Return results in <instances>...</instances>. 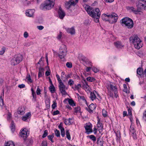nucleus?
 I'll return each instance as SVG.
<instances>
[{
    "label": "nucleus",
    "mask_w": 146,
    "mask_h": 146,
    "mask_svg": "<svg viewBox=\"0 0 146 146\" xmlns=\"http://www.w3.org/2000/svg\"><path fill=\"white\" fill-rule=\"evenodd\" d=\"M78 98L82 100L84 103L87 104V101L84 96H79L78 97Z\"/></svg>",
    "instance_id": "obj_36"
},
{
    "label": "nucleus",
    "mask_w": 146,
    "mask_h": 146,
    "mask_svg": "<svg viewBox=\"0 0 146 146\" xmlns=\"http://www.w3.org/2000/svg\"><path fill=\"white\" fill-rule=\"evenodd\" d=\"M5 146H15V145L13 142L9 141L5 143Z\"/></svg>",
    "instance_id": "obj_30"
},
{
    "label": "nucleus",
    "mask_w": 146,
    "mask_h": 146,
    "mask_svg": "<svg viewBox=\"0 0 146 146\" xmlns=\"http://www.w3.org/2000/svg\"><path fill=\"white\" fill-rule=\"evenodd\" d=\"M44 59V57H41V58L40 59L39 61L37 63V64H41L42 63H43V60Z\"/></svg>",
    "instance_id": "obj_50"
},
{
    "label": "nucleus",
    "mask_w": 146,
    "mask_h": 146,
    "mask_svg": "<svg viewBox=\"0 0 146 146\" xmlns=\"http://www.w3.org/2000/svg\"><path fill=\"white\" fill-rule=\"evenodd\" d=\"M110 15L111 16L109 17V23H115L118 19L117 15L115 13H112L110 14Z\"/></svg>",
    "instance_id": "obj_6"
},
{
    "label": "nucleus",
    "mask_w": 146,
    "mask_h": 146,
    "mask_svg": "<svg viewBox=\"0 0 146 146\" xmlns=\"http://www.w3.org/2000/svg\"><path fill=\"white\" fill-rule=\"evenodd\" d=\"M54 136V134L52 133L51 135H49L48 136V139L49 140H50L51 139H52Z\"/></svg>",
    "instance_id": "obj_49"
},
{
    "label": "nucleus",
    "mask_w": 146,
    "mask_h": 146,
    "mask_svg": "<svg viewBox=\"0 0 146 146\" xmlns=\"http://www.w3.org/2000/svg\"><path fill=\"white\" fill-rule=\"evenodd\" d=\"M91 69H92V68L91 67H86L85 70L86 72H89L90 71Z\"/></svg>",
    "instance_id": "obj_62"
},
{
    "label": "nucleus",
    "mask_w": 146,
    "mask_h": 146,
    "mask_svg": "<svg viewBox=\"0 0 146 146\" xmlns=\"http://www.w3.org/2000/svg\"><path fill=\"white\" fill-rule=\"evenodd\" d=\"M56 107V103L54 102L52 106V108L53 109H54Z\"/></svg>",
    "instance_id": "obj_59"
},
{
    "label": "nucleus",
    "mask_w": 146,
    "mask_h": 146,
    "mask_svg": "<svg viewBox=\"0 0 146 146\" xmlns=\"http://www.w3.org/2000/svg\"><path fill=\"white\" fill-rule=\"evenodd\" d=\"M54 133L55 135L57 137H59L60 136V132L59 130H58L56 129H55L54 131Z\"/></svg>",
    "instance_id": "obj_38"
},
{
    "label": "nucleus",
    "mask_w": 146,
    "mask_h": 146,
    "mask_svg": "<svg viewBox=\"0 0 146 146\" xmlns=\"http://www.w3.org/2000/svg\"><path fill=\"white\" fill-rule=\"evenodd\" d=\"M110 87L111 89L114 92H116V91H117V88H116L115 86L111 84L110 85Z\"/></svg>",
    "instance_id": "obj_29"
},
{
    "label": "nucleus",
    "mask_w": 146,
    "mask_h": 146,
    "mask_svg": "<svg viewBox=\"0 0 146 146\" xmlns=\"http://www.w3.org/2000/svg\"><path fill=\"white\" fill-rule=\"evenodd\" d=\"M18 87L20 88H25V85L23 84H22L19 85L18 86Z\"/></svg>",
    "instance_id": "obj_60"
},
{
    "label": "nucleus",
    "mask_w": 146,
    "mask_h": 146,
    "mask_svg": "<svg viewBox=\"0 0 146 146\" xmlns=\"http://www.w3.org/2000/svg\"><path fill=\"white\" fill-rule=\"evenodd\" d=\"M26 78L27 79V80L30 83H32L33 82V80L31 79V76L30 75H28L27 76Z\"/></svg>",
    "instance_id": "obj_42"
},
{
    "label": "nucleus",
    "mask_w": 146,
    "mask_h": 146,
    "mask_svg": "<svg viewBox=\"0 0 146 146\" xmlns=\"http://www.w3.org/2000/svg\"><path fill=\"white\" fill-rule=\"evenodd\" d=\"M4 104L3 102V99H1V101H0V106H1L3 107L4 106Z\"/></svg>",
    "instance_id": "obj_57"
},
{
    "label": "nucleus",
    "mask_w": 146,
    "mask_h": 146,
    "mask_svg": "<svg viewBox=\"0 0 146 146\" xmlns=\"http://www.w3.org/2000/svg\"><path fill=\"white\" fill-rule=\"evenodd\" d=\"M37 29L40 30H42L44 29V27L42 26H37Z\"/></svg>",
    "instance_id": "obj_58"
},
{
    "label": "nucleus",
    "mask_w": 146,
    "mask_h": 146,
    "mask_svg": "<svg viewBox=\"0 0 146 146\" xmlns=\"http://www.w3.org/2000/svg\"><path fill=\"white\" fill-rule=\"evenodd\" d=\"M136 6L137 9H135L133 7H127V9L128 10L131 11L135 14H137L141 11L142 7H144V9H146V0H139L137 3Z\"/></svg>",
    "instance_id": "obj_1"
},
{
    "label": "nucleus",
    "mask_w": 146,
    "mask_h": 146,
    "mask_svg": "<svg viewBox=\"0 0 146 146\" xmlns=\"http://www.w3.org/2000/svg\"><path fill=\"white\" fill-rule=\"evenodd\" d=\"M130 41L134 44L140 40L139 38L137 35H133L129 38Z\"/></svg>",
    "instance_id": "obj_10"
},
{
    "label": "nucleus",
    "mask_w": 146,
    "mask_h": 146,
    "mask_svg": "<svg viewBox=\"0 0 146 146\" xmlns=\"http://www.w3.org/2000/svg\"><path fill=\"white\" fill-rule=\"evenodd\" d=\"M34 12L35 10L34 9H29L26 11V15L29 17H32L33 15Z\"/></svg>",
    "instance_id": "obj_16"
},
{
    "label": "nucleus",
    "mask_w": 146,
    "mask_h": 146,
    "mask_svg": "<svg viewBox=\"0 0 146 146\" xmlns=\"http://www.w3.org/2000/svg\"><path fill=\"white\" fill-rule=\"evenodd\" d=\"M84 82L83 83L82 87L83 88L87 89L89 87V86L88 84V83L85 80H84Z\"/></svg>",
    "instance_id": "obj_31"
},
{
    "label": "nucleus",
    "mask_w": 146,
    "mask_h": 146,
    "mask_svg": "<svg viewBox=\"0 0 146 146\" xmlns=\"http://www.w3.org/2000/svg\"><path fill=\"white\" fill-rule=\"evenodd\" d=\"M143 119L146 121V110L143 113Z\"/></svg>",
    "instance_id": "obj_52"
},
{
    "label": "nucleus",
    "mask_w": 146,
    "mask_h": 146,
    "mask_svg": "<svg viewBox=\"0 0 146 146\" xmlns=\"http://www.w3.org/2000/svg\"><path fill=\"white\" fill-rule=\"evenodd\" d=\"M48 131L47 130H45L42 136V137L44 138L46 137L48 135Z\"/></svg>",
    "instance_id": "obj_43"
},
{
    "label": "nucleus",
    "mask_w": 146,
    "mask_h": 146,
    "mask_svg": "<svg viewBox=\"0 0 146 146\" xmlns=\"http://www.w3.org/2000/svg\"><path fill=\"white\" fill-rule=\"evenodd\" d=\"M92 69L93 71L95 73L99 71V70L98 69L94 67H92Z\"/></svg>",
    "instance_id": "obj_45"
},
{
    "label": "nucleus",
    "mask_w": 146,
    "mask_h": 146,
    "mask_svg": "<svg viewBox=\"0 0 146 146\" xmlns=\"http://www.w3.org/2000/svg\"><path fill=\"white\" fill-rule=\"evenodd\" d=\"M61 135L62 137H64L65 136V131L64 130L61 131Z\"/></svg>",
    "instance_id": "obj_63"
},
{
    "label": "nucleus",
    "mask_w": 146,
    "mask_h": 146,
    "mask_svg": "<svg viewBox=\"0 0 146 146\" xmlns=\"http://www.w3.org/2000/svg\"><path fill=\"white\" fill-rule=\"evenodd\" d=\"M135 48L137 49H139L142 46V41L140 40V41H138L137 42H136L133 44Z\"/></svg>",
    "instance_id": "obj_17"
},
{
    "label": "nucleus",
    "mask_w": 146,
    "mask_h": 146,
    "mask_svg": "<svg viewBox=\"0 0 146 146\" xmlns=\"http://www.w3.org/2000/svg\"><path fill=\"white\" fill-rule=\"evenodd\" d=\"M85 128L88 134H89L90 133L92 132V127L90 125H86L85 127Z\"/></svg>",
    "instance_id": "obj_23"
},
{
    "label": "nucleus",
    "mask_w": 146,
    "mask_h": 146,
    "mask_svg": "<svg viewBox=\"0 0 146 146\" xmlns=\"http://www.w3.org/2000/svg\"><path fill=\"white\" fill-rule=\"evenodd\" d=\"M55 2V0H46L40 5V8L44 10H50L54 7Z\"/></svg>",
    "instance_id": "obj_3"
},
{
    "label": "nucleus",
    "mask_w": 146,
    "mask_h": 146,
    "mask_svg": "<svg viewBox=\"0 0 146 146\" xmlns=\"http://www.w3.org/2000/svg\"><path fill=\"white\" fill-rule=\"evenodd\" d=\"M90 98L92 101L96 99V95L94 93L91 92L90 94Z\"/></svg>",
    "instance_id": "obj_33"
},
{
    "label": "nucleus",
    "mask_w": 146,
    "mask_h": 146,
    "mask_svg": "<svg viewBox=\"0 0 146 146\" xmlns=\"http://www.w3.org/2000/svg\"><path fill=\"white\" fill-rule=\"evenodd\" d=\"M5 52V48H2V50H0V54L2 55Z\"/></svg>",
    "instance_id": "obj_56"
},
{
    "label": "nucleus",
    "mask_w": 146,
    "mask_h": 146,
    "mask_svg": "<svg viewBox=\"0 0 146 146\" xmlns=\"http://www.w3.org/2000/svg\"><path fill=\"white\" fill-rule=\"evenodd\" d=\"M123 87L125 88L124 92H127V85L125 84H123Z\"/></svg>",
    "instance_id": "obj_61"
},
{
    "label": "nucleus",
    "mask_w": 146,
    "mask_h": 146,
    "mask_svg": "<svg viewBox=\"0 0 146 146\" xmlns=\"http://www.w3.org/2000/svg\"><path fill=\"white\" fill-rule=\"evenodd\" d=\"M110 16H111L110 15V14L109 15H107L106 14H104L102 15L101 17L102 19L104 21H109V17Z\"/></svg>",
    "instance_id": "obj_20"
},
{
    "label": "nucleus",
    "mask_w": 146,
    "mask_h": 146,
    "mask_svg": "<svg viewBox=\"0 0 146 146\" xmlns=\"http://www.w3.org/2000/svg\"><path fill=\"white\" fill-rule=\"evenodd\" d=\"M60 113V112L58 110H56V111H54L53 113V115H58Z\"/></svg>",
    "instance_id": "obj_55"
},
{
    "label": "nucleus",
    "mask_w": 146,
    "mask_h": 146,
    "mask_svg": "<svg viewBox=\"0 0 146 146\" xmlns=\"http://www.w3.org/2000/svg\"><path fill=\"white\" fill-rule=\"evenodd\" d=\"M97 127L99 131L102 130L103 126L102 124L101 123L99 119L98 120V123L97 124Z\"/></svg>",
    "instance_id": "obj_24"
},
{
    "label": "nucleus",
    "mask_w": 146,
    "mask_h": 146,
    "mask_svg": "<svg viewBox=\"0 0 146 146\" xmlns=\"http://www.w3.org/2000/svg\"><path fill=\"white\" fill-rule=\"evenodd\" d=\"M58 128L60 129L61 131L64 130V128L62 127V125L61 123H60L59 125L58 126Z\"/></svg>",
    "instance_id": "obj_54"
},
{
    "label": "nucleus",
    "mask_w": 146,
    "mask_h": 146,
    "mask_svg": "<svg viewBox=\"0 0 146 146\" xmlns=\"http://www.w3.org/2000/svg\"><path fill=\"white\" fill-rule=\"evenodd\" d=\"M10 127L12 132L13 133L14 132L15 129V127L13 121H12L11 122L10 126Z\"/></svg>",
    "instance_id": "obj_27"
},
{
    "label": "nucleus",
    "mask_w": 146,
    "mask_h": 146,
    "mask_svg": "<svg viewBox=\"0 0 146 146\" xmlns=\"http://www.w3.org/2000/svg\"><path fill=\"white\" fill-rule=\"evenodd\" d=\"M47 143L46 141H43L41 144L40 146H47Z\"/></svg>",
    "instance_id": "obj_44"
},
{
    "label": "nucleus",
    "mask_w": 146,
    "mask_h": 146,
    "mask_svg": "<svg viewBox=\"0 0 146 146\" xmlns=\"http://www.w3.org/2000/svg\"><path fill=\"white\" fill-rule=\"evenodd\" d=\"M143 70L141 68H139L137 70V73L139 75H141L143 73Z\"/></svg>",
    "instance_id": "obj_35"
},
{
    "label": "nucleus",
    "mask_w": 146,
    "mask_h": 146,
    "mask_svg": "<svg viewBox=\"0 0 146 146\" xmlns=\"http://www.w3.org/2000/svg\"><path fill=\"white\" fill-rule=\"evenodd\" d=\"M59 18L61 19H62L65 16V13L64 11L62 9L60 6L59 7V9L58 11Z\"/></svg>",
    "instance_id": "obj_12"
},
{
    "label": "nucleus",
    "mask_w": 146,
    "mask_h": 146,
    "mask_svg": "<svg viewBox=\"0 0 146 146\" xmlns=\"http://www.w3.org/2000/svg\"><path fill=\"white\" fill-rule=\"evenodd\" d=\"M120 23L123 26L126 27L128 29H131L133 26V23L132 20L128 17L123 18L121 20Z\"/></svg>",
    "instance_id": "obj_4"
},
{
    "label": "nucleus",
    "mask_w": 146,
    "mask_h": 146,
    "mask_svg": "<svg viewBox=\"0 0 146 146\" xmlns=\"http://www.w3.org/2000/svg\"><path fill=\"white\" fill-rule=\"evenodd\" d=\"M47 102H46V107L47 109H48L50 107V102L49 100H48Z\"/></svg>",
    "instance_id": "obj_51"
},
{
    "label": "nucleus",
    "mask_w": 146,
    "mask_h": 146,
    "mask_svg": "<svg viewBox=\"0 0 146 146\" xmlns=\"http://www.w3.org/2000/svg\"><path fill=\"white\" fill-rule=\"evenodd\" d=\"M114 44L115 47L118 48H122L124 46V45L119 41L115 42Z\"/></svg>",
    "instance_id": "obj_21"
},
{
    "label": "nucleus",
    "mask_w": 146,
    "mask_h": 146,
    "mask_svg": "<svg viewBox=\"0 0 146 146\" xmlns=\"http://www.w3.org/2000/svg\"><path fill=\"white\" fill-rule=\"evenodd\" d=\"M31 116L30 112H28L25 115L23 116L22 117V119L24 121H26V120L30 117Z\"/></svg>",
    "instance_id": "obj_22"
},
{
    "label": "nucleus",
    "mask_w": 146,
    "mask_h": 146,
    "mask_svg": "<svg viewBox=\"0 0 146 146\" xmlns=\"http://www.w3.org/2000/svg\"><path fill=\"white\" fill-rule=\"evenodd\" d=\"M97 143L100 146H102L103 144V140L100 138H99L97 140Z\"/></svg>",
    "instance_id": "obj_28"
},
{
    "label": "nucleus",
    "mask_w": 146,
    "mask_h": 146,
    "mask_svg": "<svg viewBox=\"0 0 146 146\" xmlns=\"http://www.w3.org/2000/svg\"><path fill=\"white\" fill-rule=\"evenodd\" d=\"M86 79L88 81L90 82H92L95 80V79L94 78L92 77L91 78L90 77H88Z\"/></svg>",
    "instance_id": "obj_39"
},
{
    "label": "nucleus",
    "mask_w": 146,
    "mask_h": 146,
    "mask_svg": "<svg viewBox=\"0 0 146 146\" xmlns=\"http://www.w3.org/2000/svg\"><path fill=\"white\" fill-rule=\"evenodd\" d=\"M49 88L50 91L51 92V93H53L55 92V87L53 84L50 86Z\"/></svg>",
    "instance_id": "obj_34"
},
{
    "label": "nucleus",
    "mask_w": 146,
    "mask_h": 146,
    "mask_svg": "<svg viewBox=\"0 0 146 146\" xmlns=\"http://www.w3.org/2000/svg\"><path fill=\"white\" fill-rule=\"evenodd\" d=\"M129 130L131 134L135 133L134 128L133 127L131 126Z\"/></svg>",
    "instance_id": "obj_41"
},
{
    "label": "nucleus",
    "mask_w": 146,
    "mask_h": 146,
    "mask_svg": "<svg viewBox=\"0 0 146 146\" xmlns=\"http://www.w3.org/2000/svg\"><path fill=\"white\" fill-rule=\"evenodd\" d=\"M40 92H41V90L39 88V86H38L37 87V90H36V93L37 94V95H39L40 94H41Z\"/></svg>",
    "instance_id": "obj_46"
},
{
    "label": "nucleus",
    "mask_w": 146,
    "mask_h": 146,
    "mask_svg": "<svg viewBox=\"0 0 146 146\" xmlns=\"http://www.w3.org/2000/svg\"><path fill=\"white\" fill-rule=\"evenodd\" d=\"M60 91L62 95H66L67 94L66 90L67 89L66 86L63 83L60 84L58 86Z\"/></svg>",
    "instance_id": "obj_8"
},
{
    "label": "nucleus",
    "mask_w": 146,
    "mask_h": 146,
    "mask_svg": "<svg viewBox=\"0 0 146 146\" xmlns=\"http://www.w3.org/2000/svg\"><path fill=\"white\" fill-rule=\"evenodd\" d=\"M20 135L23 138L24 140H25L28 137L29 132L26 129H23L20 133Z\"/></svg>",
    "instance_id": "obj_9"
},
{
    "label": "nucleus",
    "mask_w": 146,
    "mask_h": 146,
    "mask_svg": "<svg viewBox=\"0 0 146 146\" xmlns=\"http://www.w3.org/2000/svg\"><path fill=\"white\" fill-rule=\"evenodd\" d=\"M71 120H72V119L71 118H69L68 119H64V123L66 125H70L71 124L70 121Z\"/></svg>",
    "instance_id": "obj_26"
},
{
    "label": "nucleus",
    "mask_w": 146,
    "mask_h": 146,
    "mask_svg": "<svg viewBox=\"0 0 146 146\" xmlns=\"http://www.w3.org/2000/svg\"><path fill=\"white\" fill-rule=\"evenodd\" d=\"M78 58L82 63L89 64L92 63L89 60L82 55L80 54L78 56Z\"/></svg>",
    "instance_id": "obj_7"
},
{
    "label": "nucleus",
    "mask_w": 146,
    "mask_h": 146,
    "mask_svg": "<svg viewBox=\"0 0 146 146\" xmlns=\"http://www.w3.org/2000/svg\"><path fill=\"white\" fill-rule=\"evenodd\" d=\"M68 84L71 86L74 84V81L72 79L69 80L68 82Z\"/></svg>",
    "instance_id": "obj_47"
},
{
    "label": "nucleus",
    "mask_w": 146,
    "mask_h": 146,
    "mask_svg": "<svg viewBox=\"0 0 146 146\" xmlns=\"http://www.w3.org/2000/svg\"><path fill=\"white\" fill-rule=\"evenodd\" d=\"M80 107H77L75 108V112L77 113L80 110Z\"/></svg>",
    "instance_id": "obj_48"
},
{
    "label": "nucleus",
    "mask_w": 146,
    "mask_h": 146,
    "mask_svg": "<svg viewBox=\"0 0 146 146\" xmlns=\"http://www.w3.org/2000/svg\"><path fill=\"white\" fill-rule=\"evenodd\" d=\"M28 36V33L27 32H25L24 34V36L25 38H27Z\"/></svg>",
    "instance_id": "obj_64"
},
{
    "label": "nucleus",
    "mask_w": 146,
    "mask_h": 146,
    "mask_svg": "<svg viewBox=\"0 0 146 146\" xmlns=\"http://www.w3.org/2000/svg\"><path fill=\"white\" fill-rule=\"evenodd\" d=\"M25 106H21L19 107L17 110V112L19 114L21 115H23L25 113Z\"/></svg>",
    "instance_id": "obj_13"
},
{
    "label": "nucleus",
    "mask_w": 146,
    "mask_h": 146,
    "mask_svg": "<svg viewBox=\"0 0 146 146\" xmlns=\"http://www.w3.org/2000/svg\"><path fill=\"white\" fill-rule=\"evenodd\" d=\"M87 137H89L90 139L93 141L94 142L96 140V137L93 135H91L87 136Z\"/></svg>",
    "instance_id": "obj_32"
},
{
    "label": "nucleus",
    "mask_w": 146,
    "mask_h": 146,
    "mask_svg": "<svg viewBox=\"0 0 146 146\" xmlns=\"http://www.w3.org/2000/svg\"><path fill=\"white\" fill-rule=\"evenodd\" d=\"M66 137L68 139L70 140L71 139V137L68 130H66Z\"/></svg>",
    "instance_id": "obj_37"
},
{
    "label": "nucleus",
    "mask_w": 146,
    "mask_h": 146,
    "mask_svg": "<svg viewBox=\"0 0 146 146\" xmlns=\"http://www.w3.org/2000/svg\"><path fill=\"white\" fill-rule=\"evenodd\" d=\"M96 106L93 104H91L88 107V108H85V109L89 112H92L96 108Z\"/></svg>",
    "instance_id": "obj_14"
},
{
    "label": "nucleus",
    "mask_w": 146,
    "mask_h": 146,
    "mask_svg": "<svg viewBox=\"0 0 146 146\" xmlns=\"http://www.w3.org/2000/svg\"><path fill=\"white\" fill-rule=\"evenodd\" d=\"M81 87V85L80 84H78L77 85H75V89H74V90H78Z\"/></svg>",
    "instance_id": "obj_40"
},
{
    "label": "nucleus",
    "mask_w": 146,
    "mask_h": 146,
    "mask_svg": "<svg viewBox=\"0 0 146 146\" xmlns=\"http://www.w3.org/2000/svg\"><path fill=\"white\" fill-rule=\"evenodd\" d=\"M65 29L68 33L71 35H73L75 33V29L73 27L71 28H65Z\"/></svg>",
    "instance_id": "obj_18"
},
{
    "label": "nucleus",
    "mask_w": 146,
    "mask_h": 146,
    "mask_svg": "<svg viewBox=\"0 0 146 146\" xmlns=\"http://www.w3.org/2000/svg\"><path fill=\"white\" fill-rule=\"evenodd\" d=\"M75 5V2L73 0H70L69 1L66 2L65 3L66 8L67 9H69L71 5Z\"/></svg>",
    "instance_id": "obj_15"
},
{
    "label": "nucleus",
    "mask_w": 146,
    "mask_h": 146,
    "mask_svg": "<svg viewBox=\"0 0 146 146\" xmlns=\"http://www.w3.org/2000/svg\"><path fill=\"white\" fill-rule=\"evenodd\" d=\"M15 59H13L12 60V61H15V62H14V63L15 64V63H17L19 64L21 61L23 59V57L21 54H18L17 55L15 56Z\"/></svg>",
    "instance_id": "obj_11"
},
{
    "label": "nucleus",
    "mask_w": 146,
    "mask_h": 146,
    "mask_svg": "<svg viewBox=\"0 0 146 146\" xmlns=\"http://www.w3.org/2000/svg\"><path fill=\"white\" fill-rule=\"evenodd\" d=\"M132 136L133 137L134 139H137V137L135 133L131 134Z\"/></svg>",
    "instance_id": "obj_53"
},
{
    "label": "nucleus",
    "mask_w": 146,
    "mask_h": 146,
    "mask_svg": "<svg viewBox=\"0 0 146 146\" xmlns=\"http://www.w3.org/2000/svg\"><path fill=\"white\" fill-rule=\"evenodd\" d=\"M66 46L64 44H62L60 47L58 54L59 57L60 58L64 57L66 54L67 52Z\"/></svg>",
    "instance_id": "obj_5"
},
{
    "label": "nucleus",
    "mask_w": 146,
    "mask_h": 146,
    "mask_svg": "<svg viewBox=\"0 0 146 146\" xmlns=\"http://www.w3.org/2000/svg\"><path fill=\"white\" fill-rule=\"evenodd\" d=\"M67 100H68V102L69 104L72 106H75V104L74 103V101L72 99H65L64 100V102L65 101Z\"/></svg>",
    "instance_id": "obj_25"
},
{
    "label": "nucleus",
    "mask_w": 146,
    "mask_h": 146,
    "mask_svg": "<svg viewBox=\"0 0 146 146\" xmlns=\"http://www.w3.org/2000/svg\"><path fill=\"white\" fill-rule=\"evenodd\" d=\"M85 9L88 14L92 17L95 18L97 16L99 17L100 16L101 13L98 8L95 9L89 6L86 5Z\"/></svg>",
    "instance_id": "obj_2"
},
{
    "label": "nucleus",
    "mask_w": 146,
    "mask_h": 146,
    "mask_svg": "<svg viewBox=\"0 0 146 146\" xmlns=\"http://www.w3.org/2000/svg\"><path fill=\"white\" fill-rule=\"evenodd\" d=\"M24 140L25 143L28 146L32 145L33 143V140L31 139H25Z\"/></svg>",
    "instance_id": "obj_19"
}]
</instances>
